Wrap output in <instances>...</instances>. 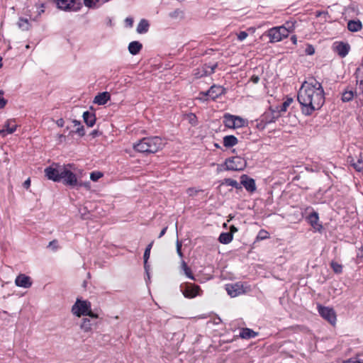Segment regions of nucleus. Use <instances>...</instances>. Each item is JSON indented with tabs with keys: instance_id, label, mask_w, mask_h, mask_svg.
I'll return each instance as SVG.
<instances>
[{
	"instance_id": "37",
	"label": "nucleus",
	"mask_w": 363,
	"mask_h": 363,
	"mask_svg": "<svg viewBox=\"0 0 363 363\" xmlns=\"http://www.w3.org/2000/svg\"><path fill=\"white\" fill-rule=\"evenodd\" d=\"M269 234L267 230H261L258 233V235L257 236V240H263L269 238Z\"/></svg>"
},
{
	"instance_id": "56",
	"label": "nucleus",
	"mask_w": 363,
	"mask_h": 363,
	"mask_svg": "<svg viewBox=\"0 0 363 363\" xmlns=\"http://www.w3.org/2000/svg\"><path fill=\"white\" fill-rule=\"evenodd\" d=\"M237 231H238V228L235 226H234V225L230 226L229 233H232L233 235V233H236Z\"/></svg>"
},
{
	"instance_id": "39",
	"label": "nucleus",
	"mask_w": 363,
	"mask_h": 363,
	"mask_svg": "<svg viewBox=\"0 0 363 363\" xmlns=\"http://www.w3.org/2000/svg\"><path fill=\"white\" fill-rule=\"evenodd\" d=\"M102 177H103V174L100 172H93L90 174V179L93 182H97Z\"/></svg>"
},
{
	"instance_id": "44",
	"label": "nucleus",
	"mask_w": 363,
	"mask_h": 363,
	"mask_svg": "<svg viewBox=\"0 0 363 363\" xmlns=\"http://www.w3.org/2000/svg\"><path fill=\"white\" fill-rule=\"evenodd\" d=\"M238 39L240 40V41H242L244 40L247 36H248V34L247 32L245 31H240L238 35Z\"/></svg>"
},
{
	"instance_id": "36",
	"label": "nucleus",
	"mask_w": 363,
	"mask_h": 363,
	"mask_svg": "<svg viewBox=\"0 0 363 363\" xmlns=\"http://www.w3.org/2000/svg\"><path fill=\"white\" fill-rule=\"evenodd\" d=\"M150 252L145 250L144 255H143V258H144V267H145V269L148 277H149L148 270H149V267H150L147 264V261H148V259L150 258Z\"/></svg>"
},
{
	"instance_id": "21",
	"label": "nucleus",
	"mask_w": 363,
	"mask_h": 363,
	"mask_svg": "<svg viewBox=\"0 0 363 363\" xmlns=\"http://www.w3.org/2000/svg\"><path fill=\"white\" fill-rule=\"evenodd\" d=\"M83 119L84 123L89 126L92 127L96 123V116L94 113L85 111L83 113Z\"/></svg>"
},
{
	"instance_id": "49",
	"label": "nucleus",
	"mask_w": 363,
	"mask_h": 363,
	"mask_svg": "<svg viewBox=\"0 0 363 363\" xmlns=\"http://www.w3.org/2000/svg\"><path fill=\"white\" fill-rule=\"evenodd\" d=\"M216 67H217V65H216V64H215V65H212V66H209V67H208V68H210V69H211V70H210V71H208V70H205V74H211L213 73V72H214V70H215V69H216Z\"/></svg>"
},
{
	"instance_id": "26",
	"label": "nucleus",
	"mask_w": 363,
	"mask_h": 363,
	"mask_svg": "<svg viewBox=\"0 0 363 363\" xmlns=\"http://www.w3.org/2000/svg\"><path fill=\"white\" fill-rule=\"evenodd\" d=\"M257 336V333L250 328H242L240 337L242 339H250Z\"/></svg>"
},
{
	"instance_id": "18",
	"label": "nucleus",
	"mask_w": 363,
	"mask_h": 363,
	"mask_svg": "<svg viewBox=\"0 0 363 363\" xmlns=\"http://www.w3.org/2000/svg\"><path fill=\"white\" fill-rule=\"evenodd\" d=\"M15 284L16 286L19 287H23L25 289L30 287L32 285V282L30 281V278L25 274H19L15 280Z\"/></svg>"
},
{
	"instance_id": "1",
	"label": "nucleus",
	"mask_w": 363,
	"mask_h": 363,
	"mask_svg": "<svg viewBox=\"0 0 363 363\" xmlns=\"http://www.w3.org/2000/svg\"><path fill=\"white\" fill-rule=\"evenodd\" d=\"M298 101L301 112L311 116L315 111L320 109L325 103V93L321 84L315 79L304 82L298 90Z\"/></svg>"
},
{
	"instance_id": "59",
	"label": "nucleus",
	"mask_w": 363,
	"mask_h": 363,
	"mask_svg": "<svg viewBox=\"0 0 363 363\" xmlns=\"http://www.w3.org/2000/svg\"><path fill=\"white\" fill-rule=\"evenodd\" d=\"M91 135L94 138V137H96V136H98V135H99V131H98V130H94L91 132Z\"/></svg>"
},
{
	"instance_id": "12",
	"label": "nucleus",
	"mask_w": 363,
	"mask_h": 363,
	"mask_svg": "<svg viewBox=\"0 0 363 363\" xmlns=\"http://www.w3.org/2000/svg\"><path fill=\"white\" fill-rule=\"evenodd\" d=\"M225 289L231 297H236L240 294L245 293L244 286L241 282H236L232 284H227Z\"/></svg>"
},
{
	"instance_id": "4",
	"label": "nucleus",
	"mask_w": 363,
	"mask_h": 363,
	"mask_svg": "<svg viewBox=\"0 0 363 363\" xmlns=\"http://www.w3.org/2000/svg\"><path fill=\"white\" fill-rule=\"evenodd\" d=\"M72 313L77 316H89L91 318L97 319L99 315L91 311V304L87 300H82L77 298L72 307Z\"/></svg>"
},
{
	"instance_id": "19",
	"label": "nucleus",
	"mask_w": 363,
	"mask_h": 363,
	"mask_svg": "<svg viewBox=\"0 0 363 363\" xmlns=\"http://www.w3.org/2000/svg\"><path fill=\"white\" fill-rule=\"evenodd\" d=\"M111 99V94L108 91L98 94L94 99V103L98 105H104Z\"/></svg>"
},
{
	"instance_id": "57",
	"label": "nucleus",
	"mask_w": 363,
	"mask_h": 363,
	"mask_svg": "<svg viewBox=\"0 0 363 363\" xmlns=\"http://www.w3.org/2000/svg\"><path fill=\"white\" fill-rule=\"evenodd\" d=\"M167 230V227L164 228L161 230V232H160V235H159L158 238H162V236L166 233Z\"/></svg>"
},
{
	"instance_id": "2",
	"label": "nucleus",
	"mask_w": 363,
	"mask_h": 363,
	"mask_svg": "<svg viewBox=\"0 0 363 363\" xmlns=\"http://www.w3.org/2000/svg\"><path fill=\"white\" fill-rule=\"evenodd\" d=\"M68 167L71 165L65 166L54 163L45 169V174L48 179L56 182H62L66 186L71 187L81 186L82 184H79L76 174Z\"/></svg>"
},
{
	"instance_id": "60",
	"label": "nucleus",
	"mask_w": 363,
	"mask_h": 363,
	"mask_svg": "<svg viewBox=\"0 0 363 363\" xmlns=\"http://www.w3.org/2000/svg\"><path fill=\"white\" fill-rule=\"evenodd\" d=\"M79 184H82V185L80 186H84V187H86V189H89L90 187V184L89 182H86V183H82V182H79Z\"/></svg>"
},
{
	"instance_id": "61",
	"label": "nucleus",
	"mask_w": 363,
	"mask_h": 363,
	"mask_svg": "<svg viewBox=\"0 0 363 363\" xmlns=\"http://www.w3.org/2000/svg\"><path fill=\"white\" fill-rule=\"evenodd\" d=\"M72 123L74 124L75 126H79L81 125L80 121L77 120H73Z\"/></svg>"
},
{
	"instance_id": "64",
	"label": "nucleus",
	"mask_w": 363,
	"mask_h": 363,
	"mask_svg": "<svg viewBox=\"0 0 363 363\" xmlns=\"http://www.w3.org/2000/svg\"><path fill=\"white\" fill-rule=\"evenodd\" d=\"M2 58L0 57V68L2 67Z\"/></svg>"
},
{
	"instance_id": "52",
	"label": "nucleus",
	"mask_w": 363,
	"mask_h": 363,
	"mask_svg": "<svg viewBox=\"0 0 363 363\" xmlns=\"http://www.w3.org/2000/svg\"><path fill=\"white\" fill-rule=\"evenodd\" d=\"M55 123H56L57 125L59 127H63L65 125V121L63 118H60V119L57 120Z\"/></svg>"
},
{
	"instance_id": "62",
	"label": "nucleus",
	"mask_w": 363,
	"mask_h": 363,
	"mask_svg": "<svg viewBox=\"0 0 363 363\" xmlns=\"http://www.w3.org/2000/svg\"><path fill=\"white\" fill-rule=\"evenodd\" d=\"M291 40L294 43V44H296V36H292L291 37Z\"/></svg>"
},
{
	"instance_id": "63",
	"label": "nucleus",
	"mask_w": 363,
	"mask_h": 363,
	"mask_svg": "<svg viewBox=\"0 0 363 363\" xmlns=\"http://www.w3.org/2000/svg\"><path fill=\"white\" fill-rule=\"evenodd\" d=\"M357 257H363V250H361L360 252H358Z\"/></svg>"
},
{
	"instance_id": "29",
	"label": "nucleus",
	"mask_w": 363,
	"mask_h": 363,
	"mask_svg": "<svg viewBox=\"0 0 363 363\" xmlns=\"http://www.w3.org/2000/svg\"><path fill=\"white\" fill-rule=\"evenodd\" d=\"M293 99L291 98H288L285 101H284L280 106H277L274 107L279 113L281 114V113H284L286 111L288 107L292 103Z\"/></svg>"
},
{
	"instance_id": "13",
	"label": "nucleus",
	"mask_w": 363,
	"mask_h": 363,
	"mask_svg": "<svg viewBox=\"0 0 363 363\" xmlns=\"http://www.w3.org/2000/svg\"><path fill=\"white\" fill-rule=\"evenodd\" d=\"M333 49L340 57H345L350 52V46L344 42H335L333 43Z\"/></svg>"
},
{
	"instance_id": "20",
	"label": "nucleus",
	"mask_w": 363,
	"mask_h": 363,
	"mask_svg": "<svg viewBox=\"0 0 363 363\" xmlns=\"http://www.w3.org/2000/svg\"><path fill=\"white\" fill-rule=\"evenodd\" d=\"M347 29L350 32H358L362 29V23L359 19L350 20L347 22Z\"/></svg>"
},
{
	"instance_id": "23",
	"label": "nucleus",
	"mask_w": 363,
	"mask_h": 363,
	"mask_svg": "<svg viewBox=\"0 0 363 363\" xmlns=\"http://www.w3.org/2000/svg\"><path fill=\"white\" fill-rule=\"evenodd\" d=\"M348 162L356 171L359 172L363 171V161L361 159L355 160L352 157H349Z\"/></svg>"
},
{
	"instance_id": "24",
	"label": "nucleus",
	"mask_w": 363,
	"mask_h": 363,
	"mask_svg": "<svg viewBox=\"0 0 363 363\" xmlns=\"http://www.w3.org/2000/svg\"><path fill=\"white\" fill-rule=\"evenodd\" d=\"M150 24L146 19H141L137 26V32L140 34L146 33L149 30Z\"/></svg>"
},
{
	"instance_id": "58",
	"label": "nucleus",
	"mask_w": 363,
	"mask_h": 363,
	"mask_svg": "<svg viewBox=\"0 0 363 363\" xmlns=\"http://www.w3.org/2000/svg\"><path fill=\"white\" fill-rule=\"evenodd\" d=\"M153 243H154V242H153V241H152V242H150V244L146 247L145 250L150 252V251H151V249H152V247Z\"/></svg>"
},
{
	"instance_id": "11",
	"label": "nucleus",
	"mask_w": 363,
	"mask_h": 363,
	"mask_svg": "<svg viewBox=\"0 0 363 363\" xmlns=\"http://www.w3.org/2000/svg\"><path fill=\"white\" fill-rule=\"evenodd\" d=\"M280 116L281 114L279 113V111L275 108L270 107L269 109L264 112V113L261 116V121L259 125H262V128H263V122L265 123H274L280 117Z\"/></svg>"
},
{
	"instance_id": "54",
	"label": "nucleus",
	"mask_w": 363,
	"mask_h": 363,
	"mask_svg": "<svg viewBox=\"0 0 363 363\" xmlns=\"http://www.w3.org/2000/svg\"><path fill=\"white\" fill-rule=\"evenodd\" d=\"M356 81H357V84L359 85V89H361L362 93L363 94V79H359V80H356Z\"/></svg>"
},
{
	"instance_id": "55",
	"label": "nucleus",
	"mask_w": 363,
	"mask_h": 363,
	"mask_svg": "<svg viewBox=\"0 0 363 363\" xmlns=\"http://www.w3.org/2000/svg\"><path fill=\"white\" fill-rule=\"evenodd\" d=\"M251 81L255 83V84H257L258 83V82L259 81V77L258 76H256V75H253L251 77Z\"/></svg>"
},
{
	"instance_id": "10",
	"label": "nucleus",
	"mask_w": 363,
	"mask_h": 363,
	"mask_svg": "<svg viewBox=\"0 0 363 363\" xmlns=\"http://www.w3.org/2000/svg\"><path fill=\"white\" fill-rule=\"evenodd\" d=\"M181 291L184 297L187 298H193L197 296H200L201 294V289L199 286L194 284H186L183 289L182 285L181 286Z\"/></svg>"
},
{
	"instance_id": "40",
	"label": "nucleus",
	"mask_w": 363,
	"mask_h": 363,
	"mask_svg": "<svg viewBox=\"0 0 363 363\" xmlns=\"http://www.w3.org/2000/svg\"><path fill=\"white\" fill-rule=\"evenodd\" d=\"M199 191H201V190L196 189L194 187H191L186 189V193L189 196H195Z\"/></svg>"
},
{
	"instance_id": "41",
	"label": "nucleus",
	"mask_w": 363,
	"mask_h": 363,
	"mask_svg": "<svg viewBox=\"0 0 363 363\" xmlns=\"http://www.w3.org/2000/svg\"><path fill=\"white\" fill-rule=\"evenodd\" d=\"M356 80L363 79V67H358L355 72Z\"/></svg>"
},
{
	"instance_id": "8",
	"label": "nucleus",
	"mask_w": 363,
	"mask_h": 363,
	"mask_svg": "<svg viewBox=\"0 0 363 363\" xmlns=\"http://www.w3.org/2000/svg\"><path fill=\"white\" fill-rule=\"evenodd\" d=\"M225 94V89L221 86L213 85L206 92H201L199 94L201 97H199L200 100H206L205 97L208 96V99L216 100L219 96Z\"/></svg>"
},
{
	"instance_id": "51",
	"label": "nucleus",
	"mask_w": 363,
	"mask_h": 363,
	"mask_svg": "<svg viewBox=\"0 0 363 363\" xmlns=\"http://www.w3.org/2000/svg\"><path fill=\"white\" fill-rule=\"evenodd\" d=\"M23 186L24 188L26 189H29L30 186V179L28 178L27 179L23 184Z\"/></svg>"
},
{
	"instance_id": "17",
	"label": "nucleus",
	"mask_w": 363,
	"mask_h": 363,
	"mask_svg": "<svg viewBox=\"0 0 363 363\" xmlns=\"http://www.w3.org/2000/svg\"><path fill=\"white\" fill-rule=\"evenodd\" d=\"M307 220L315 231L320 232L322 230L323 226L320 223H319V217L318 213L315 211L312 212L307 217Z\"/></svg>"
},
{
	"instance_id": "43",
	"label": "nucleus",
	"mask_w": 363,
	"mask_h": 363,
	"mask_svg": "<svg viewBox=\"0 0 363 363\" xmlns=\"http://www.w3.org/2000/svg\"><path fill=\"white\" fill-rule=\"evenodd\" d=\"M177 252L178 254V255L182 258L183 257V253L182 252V242L179 241V240H177Z\"/></svg>"
},
{
	"instance_id": "16",
	"label": "nucleus",
	"mask_w": 363,
	"mask_h": 363,
	"mask_svg": "<svg viewBox=\"0 0 363 363\" xmlns=\"http://www.w3.org/2000/svg\"><path fill=\"white\" fill-rule=\"evenodd\" d=\"M96 319L89 318H84L82 320L80 328L84 333H89L92 330L93 327L96 325Z\"/></svg>"
},
{
	"instance_id": "47",
	"label": "nucleus",
	"mask_w": 363,
	"mask_h": 363,
	"mask_svg": "<svg viewBox=\"0 0 363 363\" xmlns=\"http://www.w3.org/2000/svg\"><path fill=\"white\" fill-rule=\"evenodd\" d=\"M49 247H52V250H55L58 248L57 241L54 240L49 243Z\"/></svg>"
},
{
	"instance_id": "22",
	"label": "nucleus",
	"mask_w": 363,
	"mask_h": 363,
	"mask_svg": "<svg viewBox=\"0 0 363 363\" xmlns=\"http://www.w3.org/2000/svg\"><path fill=\"white\" fill-rule=\"evenodd\" d=\"M142 48L143 45L138 41H133L128 45V51L133 55L138 54Z\"/></svg>"
},
{
	"instance_id": "35",
	"label": "nucleus",
	"mask_w": 363,
	"mask_h": 363,
	"mask_svg": "<svg viewBox=\"0 0 363 363\" xmlns=\"http://www.w3.org/2000/svg\"><path fill=\"white\" fill-rule=\"evenodd\" d=\"M330 267L333 269V272L336 274H340L342 272V264L336 262H331Z\"/></svg>"
},
{
	"instance_id": "5",
	"label": "nucleus",
	"mask_w": 363,
	"mask_h": 363,
	"mask_svg": "<svg viewBox=\"0 0 363 363\" xmlns=\"http://www.w3.org/2000/svg\"><path fill=\"white\" fill-rule=\"evenodd\" d=\"M289 33V30L285 26H281L269 29L266 32V35L269 38V42L274 43L287 38Z\"/></svg>"
},
{
	"instance_id": "42",
	"label": "nucleus",
	"mask_w": 363,
	"mask_h": 363,
	"mask_svg": "<svg viewBox=\"0 0 363 363\" xmlns=\"http://www.w3.org/2000/svg\"><path fill=\"white\" fill-rule=\"evenodd\" d=\"M7 104V100L4 98V91H0V109L4 108Z\"/></svg>"
},
{
	"instance_id": "50",
	"label": "nucleus",
	"mask_w": 363,
	"mask_h": 363,
	"mask_svg": "<svg viewBox=\"0 0 363 363\" xmlns=\"http://www.w3.org/2000/svg\"><path fill=\"white\" fill-rule=\"evenodd\" d=\"M344 363H363V361H360L356 358H352L344 362Z\"/></svg>"
},
{
	"instance_id": "32",
	"label": "nucleus",
	"mask_w": 363,
	"mask_h": 363,
	"mask_svg": "<svg viewBox=\"0 0 363 363\" xmlns=\"http://www.w3.org/2000/svg\"><path fill=\"white\" fill-rule=\"evenodd\" d=\"M354 93L352 90H345L342 95V101L349 102L352 101L354 96Z\"/></svg>"
},
{
	"instance_id": "15",
	"label": "nucleus",
	"mask_w": 363,
	"mask_h": 363,
	"mask_svg": "<svg viewBox=\"0 0 363 363\" xmlns=\"http://www.w3.org/2000/svg\"><path fill=\"white\" fill-rule=\"evenodd\" d=\"M240 179L241 182L240 184H242L247 191L250 193L255 191L256 184L255 179L245 174L242 175Z\"/></svg>"
},
{
	"instance_id": "34",
	"label": "nucleus",
	"mask_w": 363,
	"mask_h": 363,
	"mask_svg": "<svg viewBox=\"0 0 363 363\" xmlns=\"http://www.w3.org/2000/svg\"><path fill=\"white\" fill-rule=\"evenodd\" d=\"M235 128L247 125V121L240 116H235Z\"/></svg>"
},
{
	"instance_id": "9",
	"label": "nucleus",
	"mask_w": 363,
	"mask_h": 363,
	"mask_svg": "<svg viewBox=\"0 0 363 363\" xmlns=\"http://www.w3.org/2000/svg\"><path fill=\"white\" fill-rule=\"evenodd\" d=\"M318 311L320 316L328 321L330 324L335 325L336 323L337 317L335 311L333 308L318 306Z\"/></svg>"
},
{
	"instance_id": "14",
	"label": "nucleus",
	"mask_w": 363,
	"mask_h": 363,
	"mask_svg": "<svg viewBox=\"0 0 363 363\" xmlns=\"http://www.w3.org/2000/svg\"><path fill=\"white\" fill-rule=\"evenodd\" d=\"M17 126L15 119H9L4 123V128L0 129V135L4 137L7 134H12L16 131Z\"/></svg>"
},
{
	"instance_id": "48",
	"label": "nucleus",
	"mask_w": 363,
	"mask_h": 363,
	"mask_svg": "<svg viewBox=\"0 0 363 363\" xmlns=\"http://www.w3.org/2000/svg\"><path fill=\"white\" fill-rule=\"evenodd\" d=\"M66 139V136L64 134H57V140L58 141V143H61L64 142Z\"/></svg>"
},
{
	"instance_id": "28",
	"label": "nucleus",
	"mask_w": 363,
	"mask_h": 363,
	"mask_svg": "<svg viewBox=\"0 0 363 363\" xmlns=\"http://www.w3.org/2000/svg\"><path fill=\"white\" fill-rule=\"evenodd\" d=\"M233 238V235L232 233H222L219 235L218 241L222 244H228L230 243Z\"/></svg>"
},
{
	"instance_id": "38",
	"label": "nucleus",
	"mask_w": 363,
	"mask_h": 363,
	"mask_svg": "<svg viewBox=\"0 0 363 363\" xmlns=\"http://www.w3.org/2000/svg\"><path fill=\"white\" fill-rule=\"evenodd\" d=\"M97 3L101 4V0H84V5L88 8H94Z\"/></svg>"
},
{
	"instance_id": "46",
	"label": "nucleus",
	"mask_w": 363,
	"mask_h": 363,
	"mask_svg": "<svg viewBox=\"0 0 363 363\" xmlns=\"http://www.w3.org/2000/svg\"><path fill=\"white\" fill-rule=\"evenodd\" d=\"M76 133H77L79 136H84L85 135V131L84 126L80 125L77 127L76 130Z\"/></svg>"
},
{
	"instance_id": "7",
	"label": "nucleus",
	"mask_w": 363,
	"mask_h": 363,
	"mask_svg": "<svg viewBox=\"0 0 363 363\" xmlns=\"http://www.w3.org/2000/svg\"><path fill=\"white\" fill-rule=\"evenodd\" d=\"M247 162L242 157L236 156L228 158L225 161L227 170L242 171L246 167Z\"/></svg>"
},
{
	"instance_id": "3",
	"label": "nucleus",
	"mask_w": 363,
	"mask_h": 363,
	"mask_svg": "<svg viewBox=\"0 0 363 363\" xmlns=\"http://www.w3.org/2000/svg\"><path fill=\"white\" fill-rule=\"evenodd\" d=\"M164 146L163 140L158 136L146 137L133 145V149L141 153H155Z\"/></svg>"
},
{
	"instance_id": "33",
	"label": "nucleus",
	"mask_w": 363,
	"mask_h": 363,
	"mask_svg": "<svg viewBox=\"0 0 363 363\" xmlns=\"http://www.w3.org/2000/svg\"><path fill=\"white\" fill-rule=\"evenodd\" d=\"M18 27L23 30H28L30 28V23L28 19L21 18L18 23Z\"/></svg>"
},
{
	"instance_id": "45",
	"label": "nucleus",
	"mask_w": 363,
	"mask_h": 363,
	"mask_svg": "<svg viewBox=\"0 0 363 363\" xmlns=\"http://www.w3.org/2000/svg\"><path fill=\"white\" fill-rule=\"evenodd\" d=\"M305 52L307 55H312L315 52V49L311 45H308L305 50Z\"/></svg>"
},
{
	"instance_id": "27",
	"label": "nucleus",
	"mask_w": 363,
	"mask_h": 363,
	"mask_svg": "<svg viewBox=\"0 0 363 363\" xmlns=\"http://www.w3.org/2000/svg\"><path fill=\"white\" fill-rule=\"evenodd\" d=\"M235 116L230 113H225L223 116V123L229 128H235Z\"/></svg>"
},
{
	"instance_id": "6",
	"label": "nucleus",
	"mask_w": 363,
	"mask_h": 363,
	"mask_svg": "<svg viewBox=\"0 0 363 363\" xmlns=\"http://www.w3.org/2000/svg\"><path fill=\"white\" fill-rule=\"evenodd\" d=\"M57 6L66 11H78L81 9L82 4L81 0H57Z\"/></svg>"
},
{
	"instance_id": "30",
	"label": "nucleus",
	"mask_w": 363,
	"mask_h": 363,
	"mask_svg": "<svg viewBox=\"0 0 363 363\" xmlns=\"http://www.w3.org/2000/svg\"><path fill=\"white\" fill-rule=\"evenodd\" d=\"M220 185L230 186L235 189H240L242 188L241 185L236 181L230 178L224 179Z\"/></svg>"
},
{
	"instance_id": "31",
	"label": "nucleus",
	"mask_w": 363,
	"mask_h": 363,
	"mask_svg": "<svg viewBox=\"0 0 363 363\" xmlns=\"http://www.w3.org/2000/svg\"><path fill=\"white\" fill-rule=\"evenodd\" d=\"M181 267L185 275L188 278L191 279V280H195V277L193 275L191 269L187 266L186 263L184 260H182Z\"/></svg>"
},
{
	"instance_id": "25",
	"label": "nucleus",
	"mask_w": 363,
	"mask_h": 363,
	"mask_svg": "<svg viewBox=\"0 0 363 363\" xmlns=\"http://www.w3.org/2000/svg\"><path fill=\"white\" fill-rule=\"evenodd\" d=\"M238 140L234 135H226L223 138V145L226 147H233Z\"/></svg>"
},
{
	"instance_id": "53",
	"label": "nucleus",
	"mask_w": 363,
	"mask_h": 363,
	"mask_svg": "<svg viewBox=\"0 0 363 363\" xmlns=\"http://www.w3.org/2000/svg\"><path fill=\"white\" fill-rule=\"evenodd\" d=\"M125 23L126 24L130 26V27H132L133 26V20L132 18H125Z\"/></svg>"
}]
</instances>
